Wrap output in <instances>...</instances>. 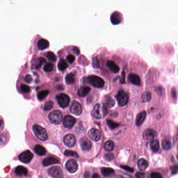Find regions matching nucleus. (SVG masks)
Wrapping results in <instances>:
<instances>
[{
  "label": "nucleus",
  "instance_id": "nucleus-34",
  "mask_svg": "<svg viewBox=\"0 0 178 178\" xmlns=\"http://www.w3.org/2000/svg\"><path fill=\"white\" fill-rule=\"evenodd\" d=\"M54 108V102H47L44 104V112H48L49 111H52V109Z\"/></svg>",
  "mask_w": 178,
  "mask_h": 178
},
{
  "label": "nucleus",
  "instance_id": "nucleus-12",
  "mask_svg": "<svg viewBox=\"0 0 178 178\" xmlns=\"http://www.w3.org/2000/svg\"><path fill=\"white\" fill-rule=\"evenodd\" d=\"M65 169L69 173H76L79 169L77 161L74 159L67 161L65 163Z\"/></svg>",
  "mask_w": 178,
  "mask_h": 178
},
{
  "label": "nucleus",
  "instance_id": "nucleus-41",
  "mask_svg": "<svg viewBox=\"0 0 178 178\" xmlns=\"http://www.w3.org/2000/svg\"><path fill=\"white\" fill-rule=\"evenodd\" d=\"M107 124L111 130H115L118 127V124L111 120H107Z\"/></svg>",
  "mask_w": 178,
  "mask_h": 178
},
{
  "label": "nucleus",
  "instance_id": "nucleus-62",
  "mask_svg": "<svg viewBox=\"0 0 178 178\" xmlns=\"http://www.w3.org/2000/svg\"><path fill=\"white\" fill-rule=\"evenodd\" d=\"M89 99H91V98H88L87 102H88Z\"/></svg>",
  "mask_w": 178,
  "mask_h": 178
},
{
  "label": "nucleus",
  "instance_id": "nucleus-60",
  "mask_svg": "<svg viewBox=\"0 0 178 178\" xmlns=\"http://www.w3.org/2000/svg\"><path fill=\"white\" fill-rule=\"evenodd\" d=\"M116 178H123V176H122V175H118Z\"/></svg>",
  "mask_w": 178,
  "mask_h": 178
},
{
  "label": "nucleus",
  "instance_id": "nucleus-44",
  "mask_svg": "<svg viewBox=\"0 0 178 178\" xmlns=\"http://www.w3.org/2000/svg\"><path fill=\"white\" fill-rule=\"evenodd\" d=\"M66 59L67 60V62L72 65V63H73L74 62V60L76 59L74 58V56H72V55H69L66 57Z\"/></svg>",
  "mask_w": 178,
  "mask_h": 178
},
{
  "label": "nucleus",
  "instance_id": "nucleus-36",
  "mask_svg": "<svg viewBox=\"0 0 178 178\" xmlns=\"http://www.w3.org/2000/svg\"><path fill=\"white\" fill-rule=\"evenodd\" d=\"M44 56L49 60L50 62H56V56H54L52 52L47 53Z\"/></svg>",
  "mask_w": 178,
  "mask_h": 178
},
{
  "label": "nucleus",
  "instance_id": "nucleus-3",
  "mask_svg": "<svg viewBox=\"0 0 178 178\" xmlns=\"http://www.w3.org/2000/svg\"><path fill=\"white\" fill-rule=\"evenodd\" d=\"M83 84H89L95 88H102L105 82L102 79L101 77L95 75H90L88 77L83 78Z\"/></svg>",
  "mask_w": 178,
  "mask_h": 178
},
{
  "label": "nucleus",
  "instance_id": "nucleus-56",
  "mask_svg": "<svg viewBox=\"0 0 178 178\" xmlns=\"http://www.w3.org/2000/svg\"><path fill=\"white\" fill-rule=\"evenodd\" d=\"M158 148H159V141L156 140V151L158 152Z\"/></svg>",
  "mask_w": 178,
  "mask_h": 178
},
{
  "label": "nucleus",
  "instance_id": "nucleus-10",
  "mask_svg": "<svg viewBox=\"0 0 178 178\" xmlns=\"http://www.w3.org/2000/svg\"><path fill=\"white\" fill-rule=\"evenodd\" d=\"M70 112L76 116H80L83 113V107L78 102H73L70 106Z\"/></svg>",
  "mask_w": 178,
  "mask_h": 178
},
{
  "label": "nucleus",
  "instance_id": "nucleus-42",
  "mask_svg": "<svg viewBox=\"0 0 178 178\" xmlns=\"http://www.w3.org/2000/svg\"><path fill=\"white\" fill-rule=\"evenodd\" d=\"M121 169L125 170V172H129V173H133L134 172V169L131 168L127 165H120Z\"/></svg>",
  "mask_w": 178,
  "mask_h": 178
},
{
  "label": "nucleus",
  "instance_id": "nucleus-4",
  "mask_svg": "<svg viewBox=\"0 0 178 178\" xmlns=\"http://www.w3.org/2000/svg\"><path fill=\"white\" fill-rule=\"evenodd\" d=\"M43 66V70L46 73H49V72H52L54 70V64L48 63L47 60L44 58H40L38 61L36 65H32L31 69H35V70H38V69H41Z\"/></svg>",
  "mask_w": 178,
  "mask_h": 178
},
{
  "label": "nucleus",
  "instance_id": "nucleus-14",
  "mask_svg": "<svg viewBox=\"0 0 178 178\" xmlns=\"http://www.w3.org/2000/svg\"><path fill=\"white\" fill-rule=\"evenodd\" d=\"M33 153L30 152V150H26L22 152L19 156L18 159L23 163H29L33 159Z\"/></svg>",
  "mask_w": 178,
  "mask_h": 178
},
{
  "label": "nucleus",
  "instance_id": "nucleus-54",
  "mask_svg": "<svg viewBox=\"0 0 178 178\" xmlns=\"http://www.w3.org/2000/svg\"><path fill=\"white\" fill-rule=\"evenodd\" d=\"M83 177L84 178H90V174L88 172L84 173Z\"/></svg>",
  "mask_w": 178,
  "mask_h": 178
},
{
  "label": "nucleus",
  "instance_id": "nucleus-19",
  "mask_svg": "<svg viewBox=\"0 0 178 178\" xmlns=\"http://www.w3.org/2000/svg\"><path fill=\"white\" fill-rule=\"evenodd\" d=\"M106 65L107 66L108 69H109L110 72H111V73H113V74H118V73H119V70H120L118 66L116 65V64H115L113 61H107Z\"/></svg>",
  "mask_w": 178,
  "mask_h": 178
},
{
  "label": "nucleus",
  "instance_id": "nucleus-13",
  "mask_svg": "<svg viewBox=\"0 0 178 178\" xmlns=\"http://www.w3.org/2000/svg\"><path fill=\"white\" fill-rule=\"evenodd\" d=\"M79 144L82 151H90L92 148V143L87 137L81 138Z\"/></svg>",
  "mask_w": 178,
  "mask_h": 178
},
{
  "label": "nucleus",
  "instance_id": "nucleus-31",
  "mask_svg": "<svg viewBox=\"0 0 178 178\" xmlns=\"http://www.w3.org/2000/svg\"><path fill=\"white\" fill-rule=\"evenodd\" d=\"M65 83L68 86L70 84H73L74 83V74H68L65 76Z\"/></svg>",
  "mask_w": 178,
  "mask_h": 178
},
{
  "label": "nucleus",
  "instance_id": "nucleus-33",
  "mask_svg": "<svg viewBox=\"0 0 178 178\" xmlns=\"http://www.w3.org/2000/svg\"><path fill=\"white\" fill-rule=\"evenodd\" d=\"M58 69L60 70V72H63L65 69H67V63L65 60H61L58 63Z\"/></svg>",
  "mask_w": 178,
  "mask_h": 178
},
{
  "label": "nucleus",
  "instance_id": "nucleus-35",
  "mask_svg": "<svg viewBox=\"0 0 178 178\" xmlns=\"http://www.w3.org/2000/svg\"><path fill=\"white\" fill-rule=\"evenodd\" d=\"M104 149L107 152H111L113 150V142L111 140H108L104 145Z\"/></svg>",
  "mask_w": 178,
  "mask_h": 178
},
{
  "label": "nucleus",
  "instance_id": "nucleus-17",
  "mask_svg": "<svg viewBox=\"0 0 178 178\" xmlns=\"http://www.w3.org/2000/svg\"><path fill=\"white\" fill-rule=\"evenodd\" d=\"M147 118V112L142 111L139 114H138L136 117L135 124L137 127H140L145 121V118Z\"/></svg>",
  "mask_w": 178,
  "mask_h": 178
},
{
  "label": "nucleus",
  "instance_id": "nucleus-32",
  "mask_svg": "<svg viewBox=\"0 0 178 178\" xmlns=\"http://www.w3.org/2000/svg\"><path fill=\"white\" fill-rule=\"evenodd\" d=\"M84 131V126H83V122L81 121L79 122L75 127V132L77 134H80Z\"/></svg>",
  "mask_w": 178,
  "mask_h": 178
},
{
  "label": "nucleus",
  "instance_id": "nucleus-27",
  "mask_svg": "<svg viewBox=\"0 0 178 178\" xmlns=\"http://www.w3.org/2000/svg\"><path fill=\"white\" fill-rule=\"evenodd\" d=\"M162 147L163 149H170L172 148V140L170 138H165L162 142Z\"/></svg>",
  "mask_w": 178,
  "mask_h": 178
},
{
  "label": "nucleus",
  "instance_id": "nucleus-29",
  "mask_svg": "<svg viewBox=\"0 0 178 178\" xmlns=\"http://www.w3.org/2000/svg\"><path fill=\"white\" fill-rule=\"evenodd\" d=\"M151 92L146 91L142 95V101L143 102H149L152 98Z\"/></svg>",
  "mask_w": 178,
  "mask_h": 178
},
{
  "label": "nucleus",
  "instance_id": "nucleus-38",
  "mask_svg": "<svg viewBox=\"0 0 178 178\" xmlns=\"http://www.w3.org/2000/svg\"><path fill=\"white\" fill-rule=\"evenodd\" d=\"M20 88H21V91L22 92H24L25 94H29V92H31V90L30 89V87L24 84H21Z\"/></svg>",
  "mask_w": 178,
  "mask_h": 178
},
{
  "label": "nucleus",
  "instance_id": "nucleus-18",
  "mask_svg": "<svg viewBox=\"0 0 178 178\" xmlns=\"http://www.w3.org/2000/svg\"><path fill=\"white\" fill-rule=\"evenodd\" d=\"M100 173L104 177H112L113 176H115V170L111 168H101Z\"/></svg>",
  "mask_w": 178,
  "mask_h": 178
},
{
  "label": "nucleus",
  "instance_id": "nucleus-1",
  "mask_svg": "<svg viewBox=\"0 0 178 178\" xmlns=\"http://www.w3.org/2000/svg\"><path fill=\"white\" fill-rule=\"evenodd\" d=\"M115 106V100L112 97H108L105 105L102 106V114L99 113L101 106L99 104H96L91 113L92 116L95 117V119H104L108 115L107 108H113Z\"/></svg>",
  "mask_w": 178,
  "mask_h": 178
},
{
  "label": "nucleus",
  "instance_id": "nucleus-9",
  "mask_svg": "<svg viewBox=\"0 0 178 178\" xmlns=\"http://www.w3.org/2000/svg\"><path fill=\"white\" fill-rule=\"evenodd\" d=\"M115 97L119 106H126L129 103V95L123 90H119Z\"/></svg>",
  "mask_w": 178,
  "mask_h": 178
},
{
  "label": "nucleus",
  "instance_id": "nucleus-64",
  "mask_svg": "<svg viewBox=\"0 0 178 178\" xmlns=\"http://www.w3.org/2000/svg\"><path fill=\"white\" fill-rule=\"evenodd\" d=\"M88 101H91V99H89Z\"/></svg>",
  "mask_w": 178,
  "mask_h": 178
},
{
  "label": "nucleus",
  "instance_id": "nucleus-7",
  "mask_svg": "<svg viewBox=\"0 0 178 178\" xmlns=\"http://www.w3.org/2000/svg\"><path fill=\"white\" fill-rule=\"evenodd\" d=\"M49 120L51 124H60L63 120V116L60 111H54L49 114Z\"/></svg>",
  "mask_w": 178,
  "mask_h": 178
},
{
  "label": "nucleus",
  "instance_id": "nucleus-57",
  "mask_svg": "<svg viewBox=\"0 0 178 178\" xmlns=\"http://www.w3.org/2000/svg\"><path fill=\"white\" fill-rule=\"evenodd\" d=\"M162 118V116L161 115V114H159L157 115V120H160Z\"/></svg>",
  "mask_w": 178,
  "mask_h": 178
},
{
  "label": "nucleus",
  "instance_id": "nucleus-28",
  "mask_svg": "<svg viewBox=\"0 0 178 178\" xmlns=\"http://www.w3.org/2000/svg\"><path fill=\"white\" fill-rule=\"evenodd\" d=\"M90 88L81 87L78 90V95L79 97H86L90 92Z\"/></svg>",
  "mask_w": 178,
  "mask_h": 178
},
{
  "label": "nucleus",
  "instance_id": "nucleus-8",
  "mask_svg": "<svg viewBox=\"0 0 178 178\" xmlns=\"http://www.w3.org/2000/svg\"><path fill=\"white\" fill-rule=\"evenodd\" d=\"M58 106L62 109H66L70 104V97L66 94H60L56 97Z\"/></svg>",
  "mask_w": 178,
  "mask_h": 178
},
{
  "label": "nucleus",
  "instance_id": "nucleus-46",
  "mask_svg": "<svg viewBox=\"0 0 178 178\" xmlns=\"http://www.w3.org/2000/svg\"><path fill=\"white\" fill-rule=\"evenodd\" d=\"M163 173V170L161 168H158L156 172V178H163V177H162Z\"/></svg>",
  "mask_w": 178,
  "mask_h": 178
},
{
  "label": "nucleus",
  "instance_id": "nucleus-30",
  "mask_svg": "<svg viewBox=\"0 0 178 178\" xmlns=\"http://www.w3.org/2000/svg\"><path fill=\"white\" fill-rule=\"evenodd\" d=\"M48 94H49V91L48 90H42V92L38 94V101H44L47 97H48Z\"/></svg>",
  "mask_w": 178,
  "mask_h": 178
},
{
  "label": "nucleus",
  "instance_id": "nucleus-26",
  "mask_svg": "<svg viewBox=\"0 0 178 178\" xmlns=\"http://www.w3.org/2000/svg\"><path fill=\"white\" fill-rule=\"evenodd\" d=\"M33 151L39 156H44L45 155V149L40 145L35 146Z\"/></svg>",
  "mask_w": 178,
  "mask_h": 178
},
{
  "label": "nucleus",
  "instance_id": "nucleus-40",
  "mask_svg": "<svg viewBox=\"0 0 178 178\" xmlns=\"http://www.w3.org/2000/svg\"><path fill=\"white\" fill-rule=\"evenodd\" d=\"M157 95L160 97H163L165 95V89L162 88V86H157V90H156Z\"/></svg>",
  "mask_w": 178,
  "mask_h": 178
},
{
  "label": "nucleus",
  "instance_id": "nucleus-43",
  "mask_svg": "<svg viewBox=\"0 0 178 178\" xmlns=\"http://www.w3.org/2000/svg\"><path fill=\"white\" fill-rule=\"evenodd\" d=\"M114 158L113 154L112 153H108L106 154L104 156V159H106L107 161V162H111V161H112Z\"/></svg>",
  "mask_w": 178,
  "mask_h": 178
},
{
  "label": "nucleus",
  "instance_id": "nucleus-23",
  "mask_svg": "<svg viewBox=\"0 0 178 178\" xmlns=\"http://www.w3.org/2000/svg\"><path fill=\"white\" fill-rule=\"evenodd\" d=\"M149 163L145 159H140L137 162V166L140 172H144L148 168Z\"/></svg>",
  "mask_w": 178,
  "mask_h": 178
},
{
  "label": "nucleus",
  "instance_id": "nucleus-51",
  "mask_svg": "<svg viewBox=\"0 0 178 178\" xmlns=\"http://www.w3.org/2000/svg\"><path fill=\"white\" fill-rule=\"evenodd\" d=\"M0 143H6V136L0 135Z\"/></svg>",
  "mask_w": 178,
  "mask_h": 178
},
{
  "label": "nucleus",
  "instance_id": "nucleus-50",
  "mask_svg": "<svg viewBox=\"0 0 178 178\" xmlns=\"http://www.w3.org/2000/svg\"><path fill=\"white\" fill-rule=\"evenodd\" d=\"M172 98L176 99L177 97V93L176 92V89H175V88H173L172 89Z\"/></svg>",
  "mask_w": 178,
  "mask_h": 178
},
{
  "label": "nucleus",
  "instance_id": "nucleus-61",
  "mask_svg": "<svg viewBox=\"0 0 178 178\" xmlns=\"http://www.w3.org/2000/svg\"><path fill=\"white\" fill-rule=\"evenodd\" d=\"M2 125V121L0 120V126Z\"/></svg>",
  "mask_w": 178,
  "mask_h": 178
},
{
  "label": "nucleus",
  "instance_id": "nucleus-63",
  "mask_svg": "<svg viewBox=\"0 0 178 178\" xmlns=\"http://www.w3.org/2000/svg\"><path fill=\"white\" fill-rule=\"evenodd\" d=\"M175 159V157L174 156H172V161H173Z\"/></svg>",
  "mask_w": 178,
  "mask_h": 178
},
{
  "label": "nucleus",
  "instance_id": "nucleus-16",
  "mask_svg": "<svg viewBox=\"0 0 178 178\" xmlns=\"http://www.w3.org/2000/svg\"><path fill=\"white\" fill-rule=\"evenodd\" d=\"M89 138L93 141H99L101 140V132L97 129H91L88 131Z\"/></svg>",
  "mask_w": 178,
  "mask_h": 178
},
{
  "label": "nucleus",
  "instance_id": "nucleus-2",
  "mask_svg": "<svg viewBox=\"0 0 178 178\" xmlns=\"http://www.w3.org/2000/svg\"><path fill=\"white\" fill-rule=\"evenodd\" d=\"M156 131L154 129H147L143 134V138L146 141L147 148H149L153 154H156V139H155Z\"/></svg>",
  "mask_w": 178,
  "mask_h": 178
},
{
  "label": "nucleus",
  "instance_id": "nucleus-25",
  "mask_svg": "<svg viewBox=\"0 0 178 178\" xmlns=\"http://www.w3.org/2000/svg\"><path fill=\"white\" fill-rule=\"evenodd\" d=\"M49 42L44 39H42L38 42V47L40 51H44V49H47L49 48Z\"/></svg>",
  "mask_w": 178,
  "mask_h": 178
},
{
  "label": "nucleus",
  "instance_id": "nucleus-6",
  "mask_svg": "<svg viewBox=\"0 0 178 178\" xmlns=\"http://www.w3.org/2000/svg\"><path fill=\"white\" fill-rule=\"evenodd\" d=\"M47 175L51 178H63V170L59 165H53L47 170Z\"/></svg>",
  "mask_w": 178,
  "mask_h": 178
},
{
  "label": "nucleus",
  "instance_id": "nucleus-58",
  "mask_svg": "<svg viewBox=\"0 0 178 178\" xmlns=\"http://www.w3.org/2000/svg\"><path fill=\"white\" fill-rule=\"evenodd\" d=\"M33 76H36V78L38 77V74H37L35 72H33Z\"/></svg>",
  "mask_w": 178,
  "mask_h": 178
},
{
  "label": "nucleus",
  "instance_id": "nucleus-39",
  "mask_svg": "<svg viewBox=\"0 0 178 178\" xmlns=\"http://www.w3.org/2000/svg\"><path fill=\"white\" fill-rule=\"evenodd\" d=\"M118 79L120 80V84H126V72L122 71L121 76H118Z\"/></svg>",
  "mask_w": 178,
  "mask_h": 178
},
{
  "label": "nucleus",
  "instance_id": "nucleus-45",
  "mask_svg": "<svg viewBox=\"0 0 178 178\" xmlns=\"http://www.w3.org/2000/svg\"><path fill=\"white\" fill-rule=\"evenodd\" d=\"M25 83H27V84H30L31 81H33V78L31 77V75L27 74L24 78Z\"/></svg>",
  "mask_w": 178,
  "mask_h": 178
},
{
  "label": "nucleus",
  "instance_id": "nucleus-47",
  "mask_svg": "<svg viewBox=\"0 0 178 178\" xmlns=\"http://www.w3.org/2000/svg\"><path fill=\"white\" fill-rule=\"evenodd\" d=\"M136 178H145V173L138 172L135 174Z\"/></svg>",
  "mask_w": 178,
  "mask_h": 178
},
{
  "label": "nucleus",
  "instance_id": "nucleus-53",
  "mask_svg": "<svg viewBox=\"0 0 178 178\" xmlns=\"http://www.w3.org/2000/svg\"><path fill=\"white\" fill-rule=\"evenodd\" d=\"M150 178H156V172H152L150 174Z\"/></svg>",
  "mask_w": 178,
  "mask_h": 178
},
{
  "label": "nucleus",
  "instance_id": "nucleus-20",
  "mask_svg": "<svg viewBox=\"0 0 178 178\" xmlns=\"http://www.w3.org/2000/svg\"><path fill=\"white\" fill-rule=\"evenodd\" d=\"M111 22L113 26H118V24H120L122 22V17L120 16V13H113L111 17Z\"/></svg>",
  "mask_w": 178,
  "mask_h": 178
},
{
  "label": "nucleus",
  "instance_id": "nucleus-49",
  "mask_svg": "<svg viewBox=\"0 0 178 178\" xmlns=\"http://www.w3.org/2000/svg\"><path fill=\"white\" fill-rule=\"evenodd\" d=\"M72 51L74 52V54H75V55H80V50H79V48H77L76 47H74L73 49H72Z\"/></svg>",
  "mask_w": 178,
  "mask_h": 178
},
{
  "label": "nucleus",
  "instance_id": "nucleus-48",
  "mask_svg": "<svg viewBox=\"0 0 178 178\" xmlns=\"http://www.w3.org/2000/svg\"><path fill=\"white\" fill-rule=\"evenodd\" d=\"M94 69H99V61L98 60H95L92 63Z\"/></svg>",
  "mask_w": 178,
  "mask_h": 178
},
{
  "label": "nucleus",
  "instance_id": "nucleus-15",
  "mask_svg": "<svg viewBox=\"0 0 178 178\" xmlns=\"http://www.w3.org/2000/svg\"><path fill=\"white\" fill-rule=\"evenodd\" d=\"M63 143L68 148H73L76 145V138L72 134H67L64 137Z\"/></svg>",
  "mask_w": 178,
  "mask_h": 178
},
{
  "label": "nucleus",
  "instance_id": "nucleus-11",
  "mask_svg": "<svg viewBox=\"0 0 178 178\" xmlns=\"http://www.w3.org/2000/svg\"><path fill=\"white\" fill-rule=\"evenodd\" d=\"M76 118H74L73 116L68 115H65L63 120V124L65 129H73L74 124H76Z\"/></svg>",
  "mask_w": 178,
  "mask_h": 178
},
{
  "label": "nucleus",
  "instance_id": "nucleus-5",
  "mask_svg": "<svg viewBox=\"0 0 178 178\" xmlns=\"http://www.w3.org/2000/svg\"><path fill=\"white\" fill-rule=\"evenodd\" d=\"M33 131L35 137L40 141H47L48 140V134L45 128H42L40 125H33Z\"/></svg>",
  "mask_w": 178,
  "mask_h": 178
},
{
  "label": "nucleus",
  "instance_id": "nucleus-55",
  "mask_svg": "<svg viewBox=\"0 0 178 178\" xmlns=\"http://www.w3.org/2000/svg\"><path fill=\"white\" fill-rule=\"evenodd\" d=\"M38 83H40V79H38V76L35 79V84H38Z\"/></svg>",
  "mask_w": 178,
  "mask_h": 178
},
{
  "label": "nucleus",
  "instance_id": "nucleus-37",
  "mask_svg": "<svg viewBox=\"0 0 178 178\" xmlns=\"http://www.w3.org/2000/svg\"><path fill=\"white\" fill-rule=\"evenodd\" d=\"M63 154L65 156H74L75 158L77 156V153L73 150L66 149L65 150Z\"/></svg>",
  "mask_w": 178,
  "mask_h": 178
},
{
  "label": "nucleus",
  "instance_id": "nucleus-24",
  "mask_svg": "<svg viewBox=\"0 0 178 178\" xmlns=\"http://www.w3.org/2000/svg\"><path fill=\"white\" fill-rule=\"evenodd\" d=\"M15 173L16 176H27V169L22 165H19L15 168Z\"/></svg>",
  "mask_w": 178,
  "mask_h": 178
},
{
  "label": "nucleus",
  "instance_id": "nucleus-59",
  "mask_svg": "<svg viewBox=\"0 0 178 178\" xmlns=\"http://www.w3.org/2000/svg\"><path fill=\"white\" fill-rule=\"evenodd\" d=\"M35 91H38V90H40V87L35 88Z\"/></svg>",
  "mask_w": 178,
  "mask_h": 178
},
{
  "label": "nucleus",
  "instance_id": "nucleus-52",
  "mask_svg": "<svg viewBox=\"0 0 178 178\" xmlns=\"http://www.w3.org/2000/svg\"><path fill=\"white\" fill-rule=\"evenodd\" d=\"M56 90L58 91H63L65 90V88H63V85H57Z\"/></svg>",
  "mask_w": 178,
  "mask_h": 178
},
{
  "label": "nucleus",
  "instance_id": "nucleus-22",
  "mask_svg": "<svg viewBox=\"0 0 178 178\" xmlns=\"http://www.w3.org/2000/svg\"><path fill=\"white\" fill-rule=\"evenodd\" d=\"M58 163H59V161L55 157H47L42 161V165L44 167L51 166V165H56Z\"/></svg>",
  "mask_w": 178,
  "mask_h": 178
},
{
  "label": "nucleus",
  "instance_id": "nucleus-21",
  "mask_svg": "<svg viewBox=\"0 0 178 178\" xmlns=\"http://www.w3.org/2000/svg\"><path fill=\"white\" fill-rule=\"evenodd\" d=\"M128 81L131 84H134V86H140L141 84L140 76L134 74H129L128 75Z\"/></svg>",
  "mask_w": 178,
  "mask_h": 178
}]
</instances>
